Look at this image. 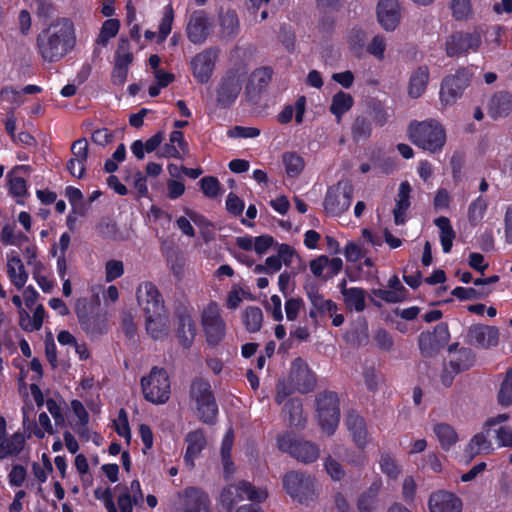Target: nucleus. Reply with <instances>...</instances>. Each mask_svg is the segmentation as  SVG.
Listing matches in <instances>:
<instances>
[{"mask_svg":"<svg viewBox=\"0 0 512 512\" xmlns=\"http://www.w3.org/2000/svg\"><path fill=\"white\" fill-rule=\"evenodd\" d=\"M74 27L70 20L62 19L43 30L37 37L39 52L44 60L55 62L63 58L75 45Z\"/></svg>","mask_w":512,"mask_h":512,"instance_id":"nucleus-1","label":"nucleus"},{"mask_svg":"<svg viewBox=\"0 0 512 512\" xmlns=\"http://www.w3.org/2000/svg\"><path fill=\"white\" fill-rule=\"evenodd\" d=\"M408 132L413 144L430 152L440 150L446 141L443 127L434 121L410 124Z\"/></svg>","mask_w":512,"mask_h":512,"instance_id":"nucleus-2","label":"nucleus"},{"mask_svg":"<svg viewBox=\"0 0 512 512\" xmlns=\"http://www.w3.org/2000/svg\"><path fill=\"white\" fill-rule=\"evenodd\" d=\"M282 483L286 493L300 504H308L317 497L315 478L306 472L288 471L283 476Z\"/></svg>","mask_w":512,"mask_h":512,"instance_id":"nucleus-3","label":"nucleus"},{"mask_svg":"<svg viewBox=\"0 0 512 512\" xmlns=\"http://www.w3.org/2000/svg\"><path fill=\"white\" fill-rule=\"evenodd\" d=\"M190 396L196 402L200 420L209 425L214 424L218 407L209 382L202 378L193 380L190 385Z\"/></svg>","mask_w":512,"mask_h":512,"instance_id":"nucleus-4","label":"nucleus"},{"mask_svg":"<svg viewBox=\"0 0 512 512\" xmlns=\"http://www.w3.org/2000/svg\"><path fill=\"white\" fill-rule=\"evenodd\" d=\"M246 495L250 501L262 502L268 494L266 490L257 489L251 483L242 480L237 484L224 487L220 493V504L227 512H232L234 506L244 499Z\"/></svg>","mask_w":512,"mask_h":512,"instance_id":"nucleus-5","label":"nucleus"},{"mask_svg":"<svg viewBox=\"0 0 512 512\" xmlns=\"http://www.w3.org/2000/svg\"><path fill=\"white\" fill-rule=\"evenodd\" d=\"M144 398L154 404H162L170 397L169 376L164 368L153 367L150 374L141 379Z\"/></svg>","mask_w":512,"mask_h":512,"instance_id":"nucleus-6","label":"nucleus"},{"mask_svg":"<svg viewBox=\"0 0 512 512\" xmlns=\"http://www.w3.org/2000/svg\"><path fill=\"white\" fill-rule=\"evenodd\" d=\"M278 448L289 453L296 460L308 464L315 462L320 454L317 444L302 438H294L291 434H284L277 438Z\"/></svg>","mask_w":512,"mask_h":512,"instance_id":"nucleus-7","label":"nucleus"},{"mask_svg":"<svg viewBox=\"0 0 512 512\" xmlns=\"http://www.w3.org/2000/svg\"><path fill=\"white\" fill-rule=\"evenodd\" d=\"M316 402L321 428L331 435L340 420L338 395L335 392L326 391L317 396Z\"/></svg>","mask_w":512,"mask_h":512,"instance_id":"nucleus-8","label":"nucleus"},{"mask_svg":"<svg viewBox=\"0 0 512 512\" xmlns=\"http://www.w3.org/2000/svg\"><path fill=\"white\" fill-rule=\"evenodd\" d=\"M482 44V34L478 29L473 31H456L446 40L445 50L449 57H459L478 52Z\"/></svg>","mask_w":512,"mask_h":512,"instance_id":"nucleus-9","label":"nucleus"},{"mask_svg":"<svg viewBox=\"0 0 512 512\" xmlns=\"http://www.w3.org/2000/svg\"><path fill=\"white\" fill-rule=\"evenodd\" d=\"M353 192L354 187L350 180L339 181L327 192L324 201L325 210L332 215H340L350 207Z\"/></svg>","mask_w":512,"mask_h":512,"instance_id":"nucleus-10","label":"nucleus"},{"mask_svg":"<svg viewBox=\"0 0 512 512\" xmlns=\"http://www.w3.org/2000/svg\"><path fill=\"white\" fill-rule=\"evenodd\" d=\"M472 73L468 68H459L454 75L444 78L440 96L445 104L454 103L469 86Z\"/></svg>","mask_w":512,"mask_h":512,"instance_id":"nucleus-11","label":"nucleus"},{"mask_svg":"<svg viewBox=\"0 0 512 512\" xmlns=\"http://www.w3.org/2000/svg\"><path fill=\"white\" fill-rule=\"evenodd\" d=\"M450 333L446 323H439L433 332H422L418 337V346L423 357L435 356L449 341Z\"/></svg>","mask_w":512,"mask_h":512,"instance_id":"nucleus-12","label":"nucleus"},{"mask_svg":"<svg viewBox=\"0 0 512 512\" xmlns=\"http://www.w3.org/2000/svg\"><path fill=\"white\" fill-rule=\"evenodd\" d=\"M243 74L229 70L221 79L217 89L216 102L222 108L230 107L237 99L243 82Z\"/></svg>","mask_w":512,"mask_h":512,"instance_id":"nucleus-13","label":"nucleus"},{"mask_svg":"<svg viewBox=\"0 0 512 512\" xmlns=\"http://www.w3.org/2000/svg\"><path fill=\"white\" fill-rule=\"evenodd\" d=\"M202 325L206 334L207 343L211 346L218 345L225 336V323L216 306L210 305L202 313Z\"/></svg>","mask_w":512,"mask_h":512,"instance_id":"nucleus-14","label":"nucleus"},{"mask_svg":"<svg viewBox=\"0 0 512 512\" xmlns=\"http://www.w3.org/2000/svg\"><path fill=\"white\" fill-rule=\"evenodd\" d=\"M288 380L300 393L312 391L316 385V379L307 363L300 357L291 363Z\"/></svg>","mask_w":512,"mask_h":512,"instance_id":"nucleus-15","label":"nucleus"},{"mask_svg":"<svg viewBox=\"0 0 512 512\" xmlns=\"http://www.w3.org/2000/svg\"><path fill=\"white\" fill-rule=\"evenodd\" d=\"M137 301L145 315L165 310L161 294L157 287L151 282H144L138 286Z\"/></svg>","mask_w":512,"mask_h":512,"instance_id":"nucleus-16","label":"nucleus"},{"mask_svg":"<svg viewBox=\"0 0 512 512\" xmlns=\"http://www.w3.org/2000/svg\"><path fill=\"white\" fill-rule=\"evenodd\" d=\"M466 341L470 345L487 349L498 344L499 330L494 326L474 324L467 330Z\"/></svg>","mask_w":512,"mask_h":512,"instance_id":"nucleus-17","label":"nucleus"},{"mask_svg":"<svg viewBox=\"0 0 512 512\" xmlns=\"http://www.w3.org/2000/svg\"><path fill=\"white\" fill-rule=\"evenodd\" d=\"M212 23L203 10L194 11L187 23V37L194 44H202L210 34Z\"/></svg>","mask_w":512,"mask_h":512,"instance_id":"nucleus-18","label":"nucleus"},{"mask_svg":"<svg viewBox=\"0 0 512 512\" xmlns=\"http://www.w3.org/2000/svg\"><path fill=\"white\" fill-rule=\"evenodd\" d=\"M217 50L213 48L206 49L197 54L191 61L193 76L201 84L207 83L214 70L217 58Z\"/></svg>","mask_w":512,"mask_h":512,"instance_id":"nucleus-19","label":"nucleus"},{"mask_svg":"<svg viewBox=\"0 0 512 512\" xmlns=\"http://www.w3.org/2000/svg\"><path fill=\"white\" fill-rule=\"evenodd\" d=\"M401 19L398 0H380L377 5V20L386 31H394Z\"/></svg>","mask_w":512,"mask_h":512,"instance_id":"nucleus-20","label":"nucleus"},{"mask_svg":"<svg viewBox=\"0 0 512 512\" xmlns=\"http://www.w3.org/2000/svg\"><path fill=\"white\" fill-rule=\"evenodd\" d=\"M428 506L430 512H461L462 501L455 494L439 490L429 497Z\"/></svg>","mask_w":512,"mask_h":512,"instance_id":"nucleus-21","label":"nucleus"},{"mask_svg":"<svg viewBox=\"0 0 512 512\" xmlns=\"http://www.w3.org/2000/svg\"><path fill=\"white\" fill-rule=\"evenodd\" d=\"M175 314L177 318L176 335L181 346L187 349L192 345L196 336L195 323L185 308H178Z\"/></svg>","mask_w":512,"mask_h":512,"instance_id":"nucleus-22","label":"nucleus"},{"mask_svg":"<svg viewBox=\"0 0 512 512\" xmlns=\"http://www.w3.org/2000/svg\"><path fill=\"white\" fill-rule=\"evenodd\" d=\"M76 314L81 328L88 335L98 336L106 331V317L102 314L89 315L85 304L80 307L77 303Z\"/></svg>","mask_w":512,"mask_h":512,"instance_id":"nucleus-23","label":"nucleus"},{"mask_svg":"<svg viewBox=\"0 0 512 512\" xmlns=\"http://www.w3.org/2000/svg\"><path fill=\"white\" fill-rule=\"evenodd\" d=\"M145 317L146 331L154 340H163L168 337L170 325L169 317L165 310L145 315Z\"/></svg>","mask_w":512,"mask_h":512,"instance_id":"nucleus-24","label":"nucleus"},{"mask_svg":"<svg viewBox=\"0 0 512 512\" xmlns=\"http://www.w3.org/2000/svg\"><path fill=\"white\" fill-rule=\"evenodd\" d=\"M187 449L184 461L189 469L194 468V459L201 453L206 445L205 434L201 429H197L186 436Z\"/></svg>","mask_w":512,"mask_h":512,"instance_id":"nucleus-25","label":"nucleus"},{"mask_svg":"<svg viewBox=\"0 0 512 512\" xmlns=\"http://www.w3.org/2000/svg\"><path fill=\"white\" fill-rule=\"evenodd\" d=\"M178 496L184 498L183 512H208L206 497L199 489L188 487Z\"/></svg>","mask_w":512,"mask_h":512,"instance_id":"nucleus-26","label":"nucleus"},{"mask_svg":"<svg viewBox=\"0 0 512 512\" xmlns=\"http://www.w3.org/2000/svg\"><path fill=\"white\" fill-rule=\"evenodd\" d=\"M346 425L357 447L364 449L368 442L364 419L358 414L350 412L346 419Z\"/></svg>","mask_w":512,"mask_h":512,"instance_id":"nucleus-27","label":"nucleus"},{"mask_svg":"<svg viewBox=\"0 0 512 512\" xmlns=\"http://www.w3.org/2000/svg\"><path fill=\"white\" fill-rule=\"evenodd\" d=\"M512 111V95L508 92H498L489 102L488 112L494 119L507 116Z\"/></svg>","mask_w":512,"mask_h":512,"instance_id":"nucleus-28","label":"nucleus"},{"mask_svg":"<svg viewBox=\"0 0 512 512\" xmlns=\"http://www.w3.org/2000/svg\"><path fill=\"white\" fill-rule=\"evenodd\" d=\"M381 486V481L376 480L360 494L357 501L359 512H373L376 509Z\"/></svg>","mask_w":512,"mask_h":512,"instance_id":"nucleus-29","label":"nucleus"},{"mask_svg":"<svg viewBox=\"0 0 512 512\" xmlns=\"http://www.w3.org/2000/svg\"><path fill=\"white\" fill-rule=\"evenodd\" d=\"M411 187L408 182H402L399 187L398 199L393 209L394 222L396 225L405 223V214L410 206Z\"/></svg>","mask_w":512,"mask_h":512,"instance_id":"nucleus-30","label":"nucleus"},{"mask_svg":"<svg viewBox=\"0 0 512 512\" xmlns=\"http://www.w3.org/2000/svg\"><path fill=\"white\" fill-rule=\"evenodd\" d=\"M285 417L287 416L289 426L295 428H304L306 418L303 416L302 402L299 399L293 398L288 400L283 408Z\"/></svg>","mask_w":512,"mask_h":512,"instance_id":"nucleus-31","label":"nucleus"},{"mask_svg":"<svg viewBox=\"0 0 512 512\" xmlns=\"http://www.w3.org/2000/svg\"><path fill=\"white\" fill-rule=\"evenodd\" d=\"M429 81V69L427 66L418 67L411 75L408 87V94L412 98L420 97Z\"/></svg>","mask_w":512,"mask_h":512,"instance_id":"nucleus-32","label":"nucleus"},{"mask_svg":"<svg viewBox=\"0 0 512 512\" xmlns=\"http://www.w3.org/2000/svg\"><path fill=\"white\" fill-rule=\"evenodd\" d=\"M221 37L227 40L234 39L239 32V19L235 11L227 10L219 15Z\"/></svg>","mask_w":512,"mask_h":512,"instance_id":"nucleus-33","label":"nucleus"},{"mask_svg":"<svg viewBox=\"0 0 512 512\" xmlns=\"http://www.w3.org/2000/svg\"><path fill=\"white\" fill-rule=\"evenodd\" d=\"M489 432L490 429L485 426L484 431L477 433L471 439L466 450L470 459L474 458L475 456L483 452L489 453L492 450L491 442L487 438Z\"/></svg>","mask_w":512,"mask_h":512,"instance_id":"nucleus-34","label":"nucleus"},{"mask_svg":"<svg viewBox=\"0 0 512 512\" xmlns=\"http://www.w3.org/2000/svg\"><path fill=\"white\" fill-rule=\"evenodd\" d=\"M434 224L440 230V241L443 252L449 253L453 246V240L456 237V233L450 224V220L447 217L441 216L434 220Z\"/></svg>","mask_w":512,"mask_h":512,"instance_id":"nucleus-35","label":"nucleus"},{"mask_svg":"<svg viewBox=\"0 0 512 512\" xmlns=\"http://www.w3.org/2000/svg\"><path fill=\"white\" fill-rule=\"evenodd\" d=\"M7 272L12 283L18 288L21 289L24 287L28 275L25 271L24 265L21 259L17 256H12L7 263Z\"/></svg>","mask_w":512,"mask_h":512,"instance_id":"nucleus-36","label":"nucleus"},{"mask_svg":"<svg viewBox=\"0 0 512 512\" xmlns=\"http://www.w3.org/2000/svg\"><path fill=\"white\" fill-rule=\"evenodd\" d=\"M71 152L73 158L68 161L69 168H73L75 165L80 166V173L83 171V164L88 159L89 155V144L86 138H80L72 143Z\"/></svg>","mask_w":512,"mask_h":512,"instance_id":"nucleus-37","label":"nucleus"},{"mask_svg":"<svg viewBox=\"0 0 512 512\" xmlns=\"http://www.w3.org/2000/svg\"><path fill=\"white\" fill-rule=\"evenodd\" d=\"M25 438L21 433H15L8 440L6 437L0 441V460L13 455H18L23 449Z\"/></svg>","mask_w":512,"mask_h":512,"instance_id":"nucleus-38","label":"nucleus"},{"mask_svg":"<svg viewBox=\"0 0 512 512\" xmlns=\"http://www.w3.org/2000/svg\"><path fill=\"white\" fill-rule=\"evenodd\" d=\"M306 290L311 304L320 313V315H324L326 312H329L332 315L337 310L336 304L331 300L324 299L323 295L318 292L317 288L310 287L306 288Z\"/></svg>","mask_w":512,"mask_h":512,"instance_id":"nucleus-39","label":"nucleus"},{"mask_svg":"<svg viewBox=\"0 0 512 512\" xmlns=\"http://www.w3.org/2000/svg\"><path fill=\"white\" fill-rule=\"evenodd\" d=\"M243 322L248 332H258L263 323L262 310L256 306L247 307L243 312Z\"/></svg>","mask_w":512,"mask_h":512,"instance_id":"nucleus-40","label":"nucleus"},{"mask_svg":"<svg viewBox=\"0 0 512 512\" xmlns=\"http://www.w3.org/2000/svg\"><path fill=\"white\" fill-rule=\"evenodd\" d=\"M434 432L441 444V447L445 450H448L457 442V433L449 424L440 423L435 425Z\"/></svg>","mask_w":512,"mask_h":512,"instance_id":"nucleus-41","label":"nucleus"},{"mask_svg":"<svg viewBox=\"0 0 512 512\" xmlns=\"http://www.w3.org/2000/svg\"><path fill=\"white\" fill-rule=\"evenodd\" d=\"M365 296V290L353 287L349 290H345L344 301L349 309H355L356 311L361 312L366 307Z\"/></svg>","mask_w":512,"mask_h":512,"instance_id":"nucleus-42","label":"nucleus"},{"mask_svg":"<svg viewBox=\"0 0 512 512\" xmlns=\"http://www.w3.org/2000/svg\"><path fill=\"white\" fill-rule=\"evenodd\" d=\"M167 262L174 277L177 281H181L186 262L183 252L178 248H173L167 255Z\"/></svg>","mask_w":512,"mask_h":512,"instance_id":"nucleus-43","label":"nucleus"},{"mask_svg":"<svg viewBox=\"0 0 512 512\" xmlns=\"http://www.w3.org/2000/svg\"><path fill=\"white\" fill-rule=\"evenodd\" d=\"M498 403L503 407L512 405V366L506 371L497 395Z\"/></svg>","mask_w":512,"mask_h":512,"instance_id":"nucleus-44","label":"nucleus"},{"mask_svg":"<svg viewBox=\"0 0 512 512\" xmlns=\"http://www.w3.org/2000/svg\"><path fill=\"white\" fill-rule=\"evenodd\" d=\"M353 105V98L350 94L339 91L333 96L330 111L337 117L348 111Z\"/></svg>","mask_w":512,"mask_h":512,"instance_id":"nucleus-45","label":"nucleus"},{"mask_svg":"<svg viewBox=\"0 0 512 512\" xmlns=\"http://www.w3.org/2000/svg\"><path fill=\"white\" fill-rule=\"evenodd\" d=\"M458 354L459 355L456 360H451L449 362V365L454 370V373H459L469 369L475 361V355L469 348H461Z\"/></svg>","mask_w":512,"mask_h":512,"instance_id":"nucleus-46","label":"nucleus"},{"mask_svg":"<svg viewBox=\"0 0 512 512\" xmlns=\"http://www.w3.org/2000/svg\"><path fill=\"white\" fill-rule=\"evenodd\" d=\"M450 8L452 15L457 21H466L473 15V8L470 0H451Z\"/></svg>","mask_w":512,"mask_h":512,"instance_id":"nucleus-47","label":"nucleus"},{"mask_svg":"<svg viewBox=\"0 0 512 512\" xmlns=\"http://www.w3.org/2000/svg\"><path fill=\"white\" fill-rule=\"evenodd\" d=\"M371 134V124L364 116L355 118L352 124V136L356 142L365 141Z\"/></svg>","mask_w":512,"mask_h":512,"instance_id":"nucleus-48","label":"nucleus"},{"mask_svg":"<svg viewBox=\"0 0 512 512\" xmlns=\"http://www.w3.org/2000/svg\"><path fill=\"white\" fill-rule=\"evenodd\" d=\"M283 163L286 173L290 177H295L301 173L304 168V161L301 156L294 152H288L283 155Z\"/></svg>","mask_w":512,"mask_h":512,"instance_id":"nucleus-49","label":"nucleus"},{"mask_svg":"<svg viewBox=\"0 0 512 512\" xmlns=\"http://www.w3.org/2000/svg\"><path fill=\"white\" fill-rule=\"evenodd\" d=\"M120 27V22L118 19H108L106 20L100 30L98 38L96 42L102 46H105L108 41L116 36Z\"/></svg>","mask_w":512,"mask_h":512,"instance_id":"nucleus-50","label":"nucleus"},{"mask_svg":"<svg viewBox=\"0 0 512 512\" xmlns=\"http://www.w3.org/2000/svg\"><path fill=\"white\" fill-rule=\"evenodd\" d=\"M367 34L361 28H353L350 31L348 43L350 49L357 55L361 54L366 46Z\"/></svg>","mask_w":512,"mask_h":512,"instance_id":"nucleus-51","label":"nucleus"},{"mask_svg":"<svg viewBox=\"0 0 512 512\" xmlns=\"http://www.w3.org/2000/svg\"><path fill=\"white\" fill-rule=\"evenodd\" d=\"M379 464L383 473L391 479H397L401 473V469L397 461L389 454H382Z\"/></svg>","mask_w":512,"mask_h":512,"instance_id":"nucleus-52","label":"nucleus"},{"mask_svg":"<svg viewBox=\"0 0 512 512\" xmlns=\"http://www.w3.org/2000/svg\"><path fill=\"white\" fill-rule=\"evenodd\" d=\"M203 194L208 198H216L220 192V182L214 176H205L199 181Z\"/></svg>","mask_w":512,"mask_h":512,"instance_id":"nucleus-53","label":"nucleus"},{"mask_svg":"<svg viewBox=\"0 0 512 512\" xmlns=\"http://www.w3.org/2000/svg\"><path fill=\"white\" fill-rule=\"evenodd\" d=\"M487 208V202L483 197H478L469 207L468 219L472 225H477Z\"/></svg>","mask_w":512,"mask_h":512,"instance_id":"nucleus-54","label":"nucleus"},{"mask_svg":"<svg viewBox=\"0 0 512 512\" xmlns=\"http://www.w3.org/2000/svg\"><path fill=\"white\" fill-rule=\"evenodd\" d=\"M386 50V39L382 35H376L372 38L371 42L367 44L366 51L376 57L378 60L384 58Z\"/></svg>","mask_w":512,"mask_h":512,"instance_id":"nucleus-55","label":"nucleus"},{"mask_svg":"<svg viewBox=\"0 0 512 512\" xmlns=\"http://www.w3.org/2000/svg\"><path fill=\"white\" fill-rule=\"evenodd\" d=\"M272 74H273V72H272L271 68L263 67V68L255 70L251 74L250 80L252 81V84H256L262 90H265V88L271 82Z\"/></svg>","mask_w":512,"mask_h":512,"instance_id":"nucleus-56","label":"nucleus"},{"mask_svg":"<svg viewBox=\"0 0 512 512\" xmlns=\"http://www.w3.org/2000/svg\"><path fill=\"white\" fill-rule=\"evenodd\" d=\"M131 63L115 60L111 80L115 85H123L126 81L129 65Z\"/></svg>","mask_w":512,"mask_h":512,"instance_id":"nucleus-57","label":"nucleus"},{"mask_svg":"<svg viewBox=\"0 0 512 512\" xmlns=\"http://www.w3.org/2000/svg\"><path fill=\"white\" fill-rule=\"evenodd\" d=\"M173 18V8L171 5H168L165 9L164 16L159 25V38L161 41H164L171 32Z\"/></svg>","mask_w":512,"mask_h":512,"instance_id":"nucleus-58","label":"nucleus"},{"mask_svg":"<svg viewBox=\"0 0 512 512\" xmlns=\"http://www.w3.org/2000/svg\"><path fill=\"white\" fill-rule=\"evenodd\" d=\"M115 430L119 436H122L126 439L128 443L131 440V432L128 422V416L126 411L122 408L118 414V420L115 421Z\"/></svg>","mask_w":512,"mask_h":512,"instance_id":"nucleus-59","label":"nucleus"},{"mask_svg":"<svg viewBox=\"0 0 512 512\" xmlns=\"http://www.w3.org/2000/svg\"><path fill=\"white\" fill-rule=\"evenodd\" d=\"M304 307V302L301 298H290L285 303L286 318L289 321L297 319L300 310Z\"/></svg>","mask_w":512,"mask_h":512,"instance_id":"nucleus-60","label":"nucleus"},{"mask_svg":"<svg viewBox=\"0 0 512 512\" xmlns=\"http://www.w3.org/2000/svg\"><path fill=\"white\" fill-rule=\"evenodd\" d=\"M325 469L335 481L341 480L345 475L342 465L331 456H328L325 460Z\"/></svg>","mask_w":512,"mask_h":512,"instance_id":"nucleus-61","label":"nucleus"},{"mask_svg":"<svg viewBox=\"0 0 512 512\" xmlns=\"http://www.w3.org/2000/svg\"><path fill=\"white\" fill-rule=\"evenodd\" d=\"M45 354L48 362L52 366V368H57L58 361H57V352H56V345L54 343L53 335L51 332L47 333L45 338Z\"/></svg>","mask_w":512,"mask_h":512,"instance_id":"nucleus-62","label":"nucleus"},{"mask_svg":"<svg viewBox=\"0 0 512 512\" xmlns=\"http://www.w3.org/2000/svg\"><path fill=\"white\" fill-rule=\"evenodd\" d=\"M129 41L126 38H120L116 51V59L122 62L132 63L134 56L130 52Z\"/></svg>","mask_w":512,"mask_h":512,"instance_id":"nucleus-63","label":"nucleus"},{"mask_svg":"<svg viewBox=\"0 0 512 512\" xmlns=\"http://www.w3.org/2000/svg\"><path fill=\"white\" fill-rule=\"evenodd\" d=\"M226 209L230 214L240 216L244 210V202L236 194L230 193L227 196Z\"/></svg>","mask_w":512,"mask_h":512,"instance_id":"nucleus-64","label":"nucleus"}]
</instances>
